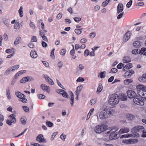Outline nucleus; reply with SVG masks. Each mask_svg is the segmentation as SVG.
<instances>
[{"label": "nucleus", "mask_w": 146, "mask_h": 146, "mask_svg": "<svg viewBox=\"0 0 146 146\" xmlns=\"http://www.w3.org/2000/svg\"><path fill=\"white\" fill-rule=\"evenodd\" d=\"M58 132H55L54 133H53L52 135V137H51L50 139L51 141L53 140L54 139V137L57 135V134L58 133Z\"/></svg>", "instance_id": "44"}, {"label": "nucleus", "mask_w": 146, "mask_h": 146, "mask_svg": "<svg viewBox=\"0 0 146 146\" xmlns=\"http://www.w3.org/2000/svg\"><path fill=\"white\" fill-rule=\"evenodd\" d=\"M87 41V40L86 38H83L80 40V42L82 43H84L86 42Z\"/></svg>", "instance_id": "63"}, {"label": "nucleus", "mask_w": 146, "mask_h": 146, "mask_svg": "<svg viewBox=\"0 0 146 146\" xmlns=\"http://www.w3.org/2000/svg\"><path fill=\"white\" fill-rule=\"evenodd\" d=\"M127 97L125 95H123L121 97V100L122 101H125L127 100Z\"/></svg>", "instance_id": "52"}, {"label": "nucleus", "mask_w": 146, "mask_h": 146, "mask_svg": "<svg viewBox=\"0 0 146 146\" xmlns=\"http://www.w3.org/2000/svg\"><path fill=\"white\" fill-rule=\"evenodd\" d=\"M141 44L139 41H136L133 42V45L135 47L139 48L141 46Z\"/></svg>", "instance_id": "19"}, {"label": "nucleus", "mask_w": 146, "mask_h": 146, "mask_svg": "<svg viewBox=\"0 0 146 146\" xmlns=\"http://www.w3.org/2000/svg\"><path fill=\"white\" fill-rule=\"evenodd\" d=\"M127 96L129 98H133L136 96V94L133 91L128 90L127 91Z\"/></svg>", "instance_id": "11"}, {"label": "nucleus", "mask_w": 146, "mask_h": 146, "mask_svg": "<svg viewBox=\"0 0 146 146\" xmlns=\"http://www.w3.org/2000/svg\"><path fill=\"white\" fill-rule=\"evenodd\" d=\"M21 40V38L20 37H17L15 41L14 42V44L15 45H16L19 44V42Z\"/></svg>", "instance_id": "29"}, {"label": "nucleus", "mask_w": 146, "mask_h": 146, "mask_svg": "<svg viewBox=\"0 0 146 146\" xmlns=\"http://www.w3.org/2000/svg\"><path fill=\"white\" fill-rule=\"evenodd\" d=\"M140 54H143L144 55H146V48H141L139 52Z\"/></svg>", "instance_id": "25"}, {"label": "nucleus", "mask_w": 146, "mask_h": 146, "mask_svg": "<svg viewBox=\"0 0 146 146\" xmlns=\"http://www.w3.org/2000/svg\"><path fill=\"white\" fill-rule=\"evenodd\" d=\"M84 80V79L82 77L78 78L76 80V81L78 82H83Z\"/></svg>", "instance_id": "56"}, {"label": "nucleus", "mask_w": 146, "mask_h": 146, "mask_svg": "<svg viewBox=\"0 0 146 146\" xmlns=\"http://www.w3.org/2000/svg\"><path fill=\"white\" fill-rule=\"evenodd\" d=\"M82 88V86H79L77 87V90L76 91V95H78V94H79Z\"/></svg>", "instance_id": "26"}, {"label": "nucleus", "mask_w": 146, "mask_h": 146, "mask_svg": "<svg viewBox=\"0 0 146 146\" xmlns=\"http://www.w3.org/2000/svg\"><path fill=\"white\" fill-rule=\"evenodd\" d=\"M20 28V24L19 22H16L14 25V28L16 29H19Z\"/></svg>", "instance_id": "35"}, {"label": "nucleus", "mask_w": 146, "mask_h": 146, "mask_svg": "<svg viewBox=\"0 0 146 146\" xmlns=\"http://www.w3.org/2000/svg\"><path fill=\"white\" fill-rule=\"evenodd\" d=\"M123 62L124 63H127L131 61L130 58L127 56L124 57L123 59Z\"/></svg>", "instance_id": "24"}, {"label": "nucleus", "mask_w": 146, "mask_h": 146, "mask_svg": "<svg viewBox=\"0 0 146 146\" xmlns=\"http://www.w3.org/2000/svg\"><path fill=\"white\" fill-rule=\"evenodd\" d=\"M30 55L31 57L33 58H35L37 56V55L36 52L33 50H31V51Z\"/></svg>", "instance_id": "23"}, {"label": "nucleus", "mask_w": 146, "mask_h": 146, "mask_svg": "<svg viewBox=\"0 0 146 146\" xmlns=\"http://www.w3.org/2000/svg\"><path fill=\"white\" fill-rule=\"evenodd\" d=\"M133 80L130 79H126L124 81V83L125 85H128Z\"/></svg>", "instance_id": "36"}, {"label": "nucleus", "mask_w": 146, "mask_h": 146, "mask_svg": "<svg viewBox=\"0 0 146 146\" xmlns=\"http://www.w3.org/2000/svg\"><path fill=\"white\" fill-rule=\"evenodd\" d=\"M82 29H76L75 30V32L76 34L78 35H79L82 33Z\"/></svg>", "instance_id": "37"}, {"label": "nucleus", "mask_w": 146, "mask_h": 146, "mask_svg": "<svg viewBox=\"0 0 146 146\" xmlns=\"http://www.w3.org/2000/svg\"><path fill=\"white\" fill-rule=\"evenodd\" d=\"M13 71H15L18 69L19 67V65H15L12 66H11Z\"/></svg>", "instance_id": "41"}, {"label": "nucleus", "mask_w": 146, "mask_h": 146, "mask_svg": "<svg viewBox=\"0 0 146 146\" xmlns=\"http://www.w3.org/2000/svg\"><path fill=\"white\" fill-rule=\"evenodd\" d=\"M23 7L22 6H21L18 10V12L19 13L20 16L21 17H22L23 16Z\"/></svg>", "instance_id": "32"}, {"label": "nucleus", "mask_w": 146, "mask_h": 146, "mask_svg": "<svg viewBox=\"0 0 146 146\" xmlns=\"http://www.w3.org/2000/svg\"><path fill=\"white\" fill-rule=\"evenodd\" d=\"M30 145L31 146H45L43 145H40L37 143H31Z\"/></svg>", "instance_id": "45"}, {"label": "nucleus", "mask_w": 146, "mask_h": 146, "mask_svg": "<svg viewBox=\"0 0 146 146\" xmlns=\"http://www.w3.org/2000/svg\"><path fill=\"white\" fill-rule=\"evenodd\" d=\"M12 71H13V70L11 67L8 68L5 71V74L6 75L9 74H10Z\"/></svg>", "instance_id": "30"}, {"label": "nucleus", "mask_w": 146, "mask_h": 146, "mask_svg": "<svg viewBox=\"0 0 146 146\" xmlns=\"http://www.w3.org/2000/svg\"><path fill=\"white\" fill-rule=\"evenodd\" d=\"M106 74V72L105 71L102 72L100 73V77L101 78H102L105 77Z\"/></svg>", "instance_id": "40"}, {"label": "nucleus", "mask_w": 146, "mask_h": 146, "mask_svg": "<svg viewBox=\"0 0 146 146\" xmlns=\"http://www.w3.org/2000/svg\"><path fill=\"white\" fill-rule=\"evenodd\" d=\"M99 117L100 119H105L108 117L107 114L106 113L105 110L104 109L100 112Z\"/></svg>", "instance_id": "6"}, {"label": "nucleus", "mask_w": 146, "mask_h": 146, "mask_svg": "<svg viewBox=\"0 0 146 146\" xmlns=\"http://www.w3.org/2000/svg\"><path fill=\"white\" fill-rule=\"evenodd\" d=\"M133 101L134 103L138 105L142 106L144 104V102L141 98L139 99L137 98H134Z\"/></svg>", "instance_id": "8"}, {"label": "nucleus", "mask_w": 146, "mask_h": 146, "mask_svg": "<svg viewBox=\"0 0 146 146\" xmlns=\"http://www.w3.org/2000/svg\"><path fill=\"white\" fill-rule=\"evenodd\" d=\"M123 10V6L121 3H119L117 7V13L119 14L122 12Z\"/></svg>", "instance_id": "13"}, {"label": "nucleus", "mask_w": 146, "mask_h": 146, "mask_svg": "<svg viewBox=\"0 0 146 146\" xmlns=\"http://www.w3.org/2000/svg\"><path fill=\"white\" fill-rule=\"evenodd\" d=\"M26 121L27 119L24 117H22L20 119V121L21 122L22 124L23 125H25V124H26Z\"/></svg>", "instance_id": "31"}, {"label": "nucleus", "mask_w": 146, "mask_h": 146, "mask_svg": "<svg viewBox=\"0 0 146 146\" xmlns=\"http://www.w3.org/2000/svg\"><path fill=\"white\" fill-rule=\"evenodd\" d=\"M132 3V0H130L129 2H128L126 5V6L127 7L129 8L131 5Z\"/></svg>", "instance_id": "50"}, {"label": "nucleus", "mask_w": 146, "mask_h": 146, "mask_svg": "<svg viewBox=\"0 0 146 146\" xmlns=\"http://www.w3.org/2000/svg\"><path fill=\"white\" fill-rule=\"evenodd\" d=\"M46 125L48 127H51L53 126V123L50 121H47L46 122Z\"/></svg>", "instance_id": "39"}, {"label": "nucleus", "mask_w": 146, "mask_h": 146, "mask_svg": "<svg viewBox=\"0 0 146 146\" xmlns=\"http://www.w3.org/2000/svg\"><path fill=\"white\" fill-rule=\"evenodd\" d=\"M37 41V38L36 36H32L31 42H36Z\"/></svg>", "instance_id": "47"}, {"label": "nucleus", "mask_w": 146, "mask_h": 146, "mask_svg": "<svg viewBox=\"0 0 146 146\" xmlns=\"http://www.w3.org/2000/svg\"><path fill=\"white\" fill-rule=\"evenodd\" d=\"M139 94L140 96L142 97L143 98H146V90H143L141 92H139Z\"/></svg>", "instance_id": "27"}, {"label": "nucleus", "mask_w": 146, "mask_h": 146, "mask_svg": "<svg viewBox=\"0 0 146 146\" xmlns=\"http://www.w3.org/2000/svg\"><path fill=\"white\" fill-rule=\"evenodd\" d=\"M134 73V71L133 70H129L126 71L125 73L123 75V76L125 78H128L130 77Z\"/></svg>", "instance_id": "10"}, {"label": "nucleus", "mask_w": 146, "mask_h": 146, "mask_svg": "<svg viewBox=\"0 0 146 146\" xmlns=\"http://www.w3.org/2000/svg\"><path fill=\"white\" fill-rule=\"evenodd\" d=\"M117 130V129H112L110 131L107 132V134H110L109 138L111 140L115 139L118 138L120 137V134L129 132L130 129L127 127L121 128L119 131L118 134L117 132H116Z\"/></svg>", "instance_id": "1"}, {"label": "nucleus", "mask_w": 146, "mask_h": 146, "mask_svg": "<svg viewBox=\"0 0 146 146\" xmlns=\"http://www.w3.org/2000/svg\"><path fill=\"white\" fill-rule=\"evenodd\" d=\"M124 64L122 63H120L117 66V68L118 69H120L122 68V67L124 66Z\"/></svg>", "instance_id": "48"}, {"label": "nucleus", "mask_w": 146, "mask_h": 146, "mask_svg": "<svg viewBox=\"0 0 146 146\" xmlns=\"http://www.w3.org/2000/svg\"><path fill=\"white\" fill-rule=\"evenodd\" d=\"M84 69V66L81 64H80L76 68V71L78 73L80 72Z\"/></svg>", "instance_id": "18"}, {"label": "nucleus", "mask_w": 146, "mask_h": 146, "mask_svg": "<svg viewBox=\"0 0 146 146\" xmlns=\"http://www.w3.org/2000/svg\"><path fill=\"white\" fill-rule=\"evenodd\" d=\"M57 66L59 68H61L63 66V63L61 61L58 62L57 63Z\"/></svg>", "instance_id": "49"}, {"label": "nucleus", "mask_w": 146, "mask_h": 146, "mask_svg": "<svg viewBox=\"0 0 146 146\" xmlns=\"http://www.w3.org/2000/svg\"><path fill=\"white\" fill-rule=\"evenodd\" d=\"M23 108L24 111L26 112H28L29 111V108L27 106H23Z\"/></svg>", "instance_id": "53"}, {"label": "nucleus", "mask_w": 146, "mask_h": 146, "mask_svg": "<svg viewBox=\"0 0 146 146\" xmlns=\"http://www.w3.org/2000/svg\"><path fill=\"white\" fill-rule=\"evenodd\" d=\"M102 86L101 84H99V85L98 86L97 90L96 91V93L97 94H99L102 91Z\"/></svg>", "instance_id": "33"}, {"label": "nucleus", "mask_w": 146, "mask_h": 146, "mask_svg": "<svg viewBox=\"0 0 146 146\" xmlns=\"http://www.w3.org/2000/svg\"><path fill=\"white\" fill-rule=\"evenodd\" d=\"M74 19L76 22H78L81 20V18L78 17H76L74 18Z\"/></svg>", "instance_id": "51"}, {"label": "nucleus", "mask_w": 146, "mask_h": 146, "mask_svg": "<svg viewBox=\"0 0 146 146\" xmlns=\"http://www.w3.org/2000/svg\"><path fill=\"white\" fill-rule=\"evenodd\" d=\"M60 138L63 141H64L66 138V135H63V134H62L60 136Z\"/></svg>", "instance_id": "61"}, {"label": "nucleus", "mask_w": 146, "mask_h": 146, "mask_svg": "<svg viewBox=\"0 0 146 146\" xmlns=\"http://www.w3.org/2000/svg\"><path fill=\"white\" fill-rule=\"evenodd\" d=\"M126 118L128 120H132L134 119L135 116L132 114L129 113L126 115Z\"/></svg>", "instance_id": "21"}, {"label": "nucleus", "mask_w": 146, "mask_h": 146, "mask_svg": "<svg viewBox=\"0 0 146 146\" xmlns=\"http://www.w3.org/2000/svg\"><path fill=\"white\" fill-rule=\"evenodd\" d=\"M36 140L39 142H44L46 139H44L42 135L40 134L36 137Z\"/></svg>", "instance_id": "16"}, {"label": "nucleus", "mask_w": 146, "mask_h": 146, "mask_svg": "<svg viewBox=\"0 0 146 146\" xmlns=\"http://www.w3.org/2000/svg\"><path fill=\"white\" fill-rule=\"evenodd\" d=\"M96 36V34L94 32H92L90 33L89 36L90 38H94Z\"/></svg>", "instance_id": "55"}, {"label": "nucleus", "mask_w": 146, "mask_h": 146, "mask_svg": "<svg viewBox=\"0 0 146 146\" xmlns=\"http://www.w3.org/2000/svg\"><path fill=\"white\" fill-rule=\"evenodd\" d=\"M40 87L44 91L49 93L50 90V88L45 84H42L40 85Z\"/></svg>", "instance_id": "7"}, {"label": "nucleus", "mask_w": 146, "mask_h": 146, "mask_svg": "<svg viewBox=\"0 0 146 146\" xmlns=\"http://www.w3.org/2000/svg\"><path fill=\"white\" fill-rule=\"evenodd\" d=\"M70 103L71 104L72 106L74 102V97H70Z\"/></svg>", "instance_id": "46"}, {"label": "nucleus", "mask_w": 146, "mask_h": 146, "mask_svg": "<svg viewBox=\"0 0 146 146\" xmlns=\"http://www.w3.org/2000/svg\"><path fill=\"white\" fill-rule=\"evenodd\" d=\"M15 95L17 97L20 99V100L23 103H25L27 102V100L25 98V95L18 91H16L15 93Z\"/></svg>", "instance_id": "5"}, {"label": "nucleus", "mask_w": 146, "mask_h": 146, "mask_svg": "<svg viewBox=\"0 0 146 146\" xmlns=\"http://www.w3.org/2000/svg\"><path fill=\"white\" fill-rule=\"evenodd\" d=\"M15 117L16 115H15L12 114L9 115L8 117L12 121V123H15L16 122V119Z\"/></svg>", "instance_id": "17"}, {"label": "nucleus", "mask_w": 146, "mask_h": 146, "mask_svg": "<svg viewBox=\"0 0 146 146\" xmlns=\"http://www.w3.org/2000/svg\"><path fill=\"white\" fill-rule=\"evenodd\" d=\"M89 51L88 49H86L84 51V55L86 56H87L89 54Z\"/></svg>", "instance_id": "60"}, {"label": "nucleus", "mask_w": 146, "mask_h": 146, "mask_svg": "<svg viewBox=\"0 0 146 146\" xmlns=\"http://www.w3.org/2000/svg\"><path fill=\"white\" fill-rule=\"evenodd\" d=\"M30 28L33 29H34L35 28V26L34 24L32 22H31L29 24Z\"/></svg>", "instance_id": "54"}, {"label": "nucleus", "mask_w": 146, "mask_h": 146, "mask_svg": "<svg viewBox=\"0 0 146 146\" xmlns=\"http://www.w3.org/2000/svg\"><path fill=\"white\" fill-rule=\"evenodd\" d=\"M131 35V33L130 31L127 32L124 35L123 38V41L125 42L128 41L130 38Z\"/></svg>", "instance_id": "12"}, {"label": "nucleus", "mask_w": 146, "mask_h": 146, "mask_svg": "<svg viewBox=\"0 0 146 146\" xmlns=\"http://www.w3.org/2000/svg\"><path fill=\"white\" fill-rule=\"evenodd\" d=\"M55 50V49L54 48L53 49L51 52V54L50 55V56L51 58L54 59V52Z\"/></svg>", "instance_id": "43"}, {"label": "nucleus", "mask_w": 146, "mask_h": 146, "mask_svg": "<svg viewBox=\"0 0 146 146\" xmlns=\"http://www.w3.org/2000/svg\"><path fill=\"white\" fill-rule=\"evenodd\" d=\"M66 53L65 50L64 49H63L61 50L60 54L61 55L64 56Z\"/></svg>", "instance_id": "64"}, {"label": "nucleus", "mask_w": 146, "mask_h": 146, "mask_svg": "<svg viewBox=\"0 0 146 146\" xmlns=\"http://www.w3.org/2000/svg\"><path fill=\"white\" fill-rule=\"evenodd\" d=\"M38 97L39 99H44L45 97V96L42 94H40L38 95Z\"/></svg>", "instance_id": "59"}, {"label": "nucleus", "mask_w": 146, "mask_h": 146, "mask_svg": "<svg viewBox=\"0 0 146 146\" xmlns=\"http://www.w3.org/2000/svg\"><path fill=\"white\" fill-rule=\"evenodd\" d=\"M122 142L124 143L129 144L130 142L129 139H124L122 140Z\"/></svg>", "instance_id": "58"}, {"label": "nucleus", "mask_w": 146, "mask_h": 146, "mask_svg": "<svg viewBox=\"0 0 146 146\" xmlns=\"http://www.w3.org/2000/svg\"><path fill=\"white\" fill-rule=\"evenodd\" d=\"M139 80V81L142 82H146V74H143L141 77H140Z\"/></svg>", "instance_id": "20"}, {"label": "nucleus", "mask_w": 146, "mask_h": 146, "mask_svg": "<svg viewBox=\"0 0 146 146\" xmlns=\"http://www.w3.org/2000/svg\"><path fill=\"white\" fill-rule=\"evenodd\" d=\"M124 14V12H121V13H119V14L117 17V19H120L122 17Z\"/></svg>", "instance_id": "42"}, {"label": "nucleus", "mask_w": 146, "mask_h": 146, "mask_svg": "<svg viewBox=\"0 0 146 146\" xmlns=\"http://www.w3.org/2000/svg\"><path fill=\"white\" fill-rule=\"evenodd\" d=\"M129 144H134L137 143L138 141L137 139H129Z\"/></svg>", "instance_id": "34"}, {"label": "nucleus", "mask_w": 146, "mask_h": 146, "mask_svg": "<svg viewBox=\"0 0 146 146\" xmlns=\"http://www.w3.org/2000/svg\"><path fill=\"white\" fill-rule=\"evenodd\" d=\"M127 67V68L129 69L132 67V64L131 63H129L125 65Z\"/></svg>", "instance_id": "62"}, {"label": "nucleus", "mask_w": 146, "mask_h": 146, "mask_svg": "<svg viewBox=\"0 0 146 146\" xmlns=\"http://www.w3.org/2000/svg\"><path fill=\"white\" fill-rule=\"evenodd\" d=\"M26 72V71L25 70H23L19 71L16 74L15 76V78L16 79L18 78L19 76L21 75L22 74L25 73Z\"/></svg>", "instance_id": "22"}, {"label": "nucleus", "mask_w": 146, "mask_h": 146, "mask_svg": "<svg viewBox=\"0 0 146 146\" xmlns=\"http://www.w3.org/2000/svg\"><path fill=\"white\" fill-rule=\"evenodd\" d=\"M28 81L27 77H25L23 78L20 80V82L22 83H25L26 82Z\"/></svg>", "instance_id": "38"}, {"label": "nucleus", "mask_w": 146, "mask_h": 146, "mask_svg": "<svg viewBox=\"0 0 146 146\" xmlns=\"http://www.w3.org/2000/svg\"><path fill=\"white\" fill-rule=\"evenodd\" d=\"M137 90V94H139V92H141L143 90H146V87L143 85H139L137 86L136 87Z\"/></svg>", "instance_id": "9"}, {"label": "nucleus", "mask_w": 146, "mask_h": 146, "mask_svg": "<svg viewBox=\"0 0 146 146\" xmlns=\"http://www.w3.org/2000/svg\"><path fill=\"white\" fill-rule=\"evenodd\" d=\"M144 128L143 127L141 126H136L131 129V131L133 133H137L136 136H139V133H141L143 131Z\"/></svg>", "instance_id": "4"}, {"label": "nucleus", "mask_w": 146, "mask_h": 146, "mask_svg": "<svg viewBox=\"0 0 146 146\" xmlns=\"http://www.w3.org/2000/svg\"><path fill=\"white\" fill-rule=\"evenodd\" d=\"M107 115H110L113 114L115 112L114 110L112 108H107V107L104 109Z\"/></svg>", "instance_id": "14"}, {"label": "nucleus", "mask_w": 146, "mask_h": 146, "mask_svg": "<svg viewBox=\"0 0 146 146\" xmlns=\"http://www.w3.org/2000/svg\"><path fill=\"white\" fill-rule=\"evenodd\" d=\"M108 103L111 106H114L117 104L119 102V99L117 94H115L109 96Z\"/></svg>", "instance_id": "2"}, {"label": "nucleus", "mask_w": 146, "mask_h": 146, "mask_svg": "<svg viewBox=\"0 0 146 146\" xmlns=\"http://www.w3.org/2000/svg\"><path fill=\"white\" fill-rule=\"evenodd\" d=\"M107 128V125H106L101 124L95 127L94 128V131L96 133L99 134L104 131Z\"/></svg>", "instance_id": "3"}, {"label": "nucleus", "mask_w": 146, "mask_h": 146, "mask_svg": "<svg viewBox=\"0 0 146 146\" xmlns=\"http://www.w3.org/2000/svg\"><path fill=\"white\" fill-rule=\"evenodd\" d=\"M6 94L7 98L8 100H10L11 99V96L10 95V91L9 88L6 90Z\"/></svg>", "instance_id": "28"}, {"label": "nucleus", "mask_w": 146, "mask_h": 146, "mask_svg": "<svg viewBox=\"0 0 146 146\" xmlns=\"http://www.w3.org/2000/svg\"><path fill=\"white\" fill-rule=\"evenodd\" d=\"M117 69L115 68H112L110 71V73L111 72H112L113 73H115L117 72Z\"/></svg>", "instance_id": "57"}, {"label": "nucleus", "mask_w": 146, "mask_h": 146, "mask_svg": "<svg viewBox=\"0 0 146 146\" xmlns=\"http://www.w3.org/2000/svg\"><path fill=\"white\" fill-rule=\"evenodd\" d=\"M43 77L45 79L46 81L48 82L49 84L51 85L54 84V82L52 80L49 78L47 75H44Z\"/></svg>", "instance_id": "15"}]
</instances>
